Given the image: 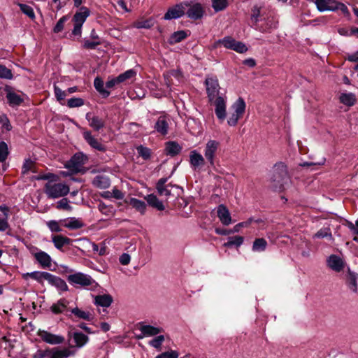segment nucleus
<instances>
[{
  "label": "nucleus",
  "instance_id": "obj_1",
  "mask_svg": "<svg viewBox=\"0 0 358 358\" xmlns=\"http://www.w3.org/2000/svg\"><path fill=\"white\" fill-rule=\"evenodd\" d=\"M289 180L287 166L282 162L275 164L271 178L272 188L276 191H281L285 188Z\"/></svg>",
  "mask_w": 358,
  "mask_h": 358
},
{
  "label": "nucleus",
  "instance_id": "obj_2",
  "mask_svg": "<svg viewBox=\"0 0 358 358\" xmlns=\"http://www.w3.org/2000/svg\"><path fill=\"white\" fill-rule=\"evenodd\" d=\"M67 280L75 287L86 288L87 287H96L97 286L96 281L90 275L81 272L69 275Z\"/></svg>",
  "mask_w": 358,
  "mask_h": 358
},
{
  "label": "nucleus",
  "instance_id": "obj_3",
  "mask_svg": "<svg viewBox=\"0 0 358 358\" xmlns=\"http://www.w3.org/2000/svg\"><path fill=\"white\" fill-rule=\"evenodd\" d=\"M44 191L49 198L57 199L66 195L69 192V187L63 183L49 181L45 185Z\"/></svg>",
  "mask_w": 358,
  "mask_h": 358
},
{
  "label": "nucleus",
  "instance_id": "obj_4",
  "mask_svg": "<svg viewBox=\"0 0 358 358\" xmlns=\"http://www.w3.org/2000/svg\"><path fill=\"white\" fill-rule=\"evenodd\" d=\"M222 44L227 49L233 50L238 53H244L247 52L248 48L241 41H237L231 36H225L222 39H220L215 43V47Z\"/></svg>",
  "mask_w": 358,
  "mask_h": 358
},
{
  "label": "nucleus",
  "instance_id": "obj_5",
  "mask_svg": "<svg viewBox=\"0 0 358 358\" xmlns=\"http://www.w3.org/2000/svg\"><path fill=\"white\" fill-rule=\"evenodd\" d=\"M220 145V142L215 140H209L206 144L203 153L210 166H215V159Z\"/></svg>",
  "mask_w": 358,
  "mask_h": 358
},
{
  "label": "nucleus",
  "instance_id": "obj_6",
  "mask_svg": "<svg viewBox=\"0 0 358 358\" xmlns=\"http://www.w3.org/2000/svg\"><path fill=\"white\" fill-rule=\"evenodd\" d=\"M206 92L210 101H213L219 95L220 85L218 80L215 76L207 77L205 80Z\"/></svg>",
  "mask_w": 358,
  "mask_h": 358
},
{
  "label": "nucleus",
  "instance_id": "obj_7",
  "mask_svg": "<svg viewBox=\"0 0 358 358\" xmlns=\"http://www.w3.org/2000/svg\"><path fill=\"white\" fill-rule=\"evenodd\" d=\"M188 6V1H184L179 4H176L167 10L164 16V19L166 20H170L172 19L180 18L185 15L186 8H187Z\"/></svg>",
  "mask_w": 358,
  "mask_h": 358
},
{
  "label": "nucleus",
  "instance_id": "obj_8",
  "mask_svg": "<svg viewBox=\"0 0 358 358\" xmlns=\"http://www.w3.org/2000/svg\"><path fill=\"white\" fill-rule=\"evenodd\" d=\"M86 158L82 153L75 154L69 161L66 162V167L72 171L79 172L85 164Z\"/></svg>",
  "mask_w": 358,
  "mask_h": 358
},
{
  "label": "nucleus",
  "instance_id": "obj_9",
  "mask_svg": "<svg viewBox=\"0 0 358 358\" xmlns=\"http://www.w3.org/2000/svg\"><path fill=\"white\" fill-rule=\"evenodd\" d=\"M83 136L85 141L90 145L91 148L99 151L104 152L106 148L97 138H96L90 131L84 129L83 131Z\"/></svg>",
  "mask_w": 358,
  "mask_h": 358
},
{
  "label": "nucleus",
  "instance_id": "obj_10",
  "mask_svg": "<svg viewBox=\"0 0 358 358\" xmlns=\"http://www.w3.org/2000/svg\"><path fill=\"white\" fill-rule=\"evenodd\" d=\"M85 240V238H79L74 240V241L79 242ZM52 242L57 250L63 251V248L65 245H71L72 242H73V240L62 235H55L52 236Z\"/></svg>",
  "mask_w": 358,
  "mask_h": 358
},
{
  "label": "nucleus",
  "instance_id": "obj_11",
  "mask_svg": "<svg viewBox=\"0 0 358 358\" xmlns=\"http://www.w3.org/2000/svg\"><path fill=\"white\" fill-rule=\"evenodd\" d=\"M38 336L45 343L50 345L62 344L64 341V337L60 335L53 334L47 331H40Z\"/></svg>",
  "mask_w": 358,
  "mask_h": 358
},
{
  "label": "nucleus",
  "instance_id": "obj_12",
  "mask_svg": "<svg viewBox=\"0 0 358 358\" xmlns=\"http://www.w3.org/2000/svg\"><path fill=\"white\" fill-rule=\"evenodd\" d=\"M188 9L185 11L187 16L192 20L201 19L205 13L204 9L201 3H196L191 5L189 3Z\"/></svg>",
  "mask_w": 358,
  "mask_h": 358
},
{
  "label": "nucleus",
  "instance_id": "obj_13",
  "mask_svg": "<svg viewBox=\"0 0 358 358\" xmlns=\"http://www.w3.org/2000/svg\"><path fill=\"white\" fill-rule=\"evenodd\" d=\"M212 102L215 106V115L217 118L223 121L226 117V101L222 96H217Z\"/></svg>",
  "mask_w": 358,
  "mask_h": 358
},
{
  "label": "nucleus",
  "instance_id": "obj_14",
  "mask_svg": "<svg viewBox=\"0 0 358 358\" xmlns=\"http://www.w3.org/2000/svg\"><path fill=\"white\" fill-rule=\"evenodd\" d=\"M4 90L6 92V98L10 106H20L24 101V99L20 95L14 92L10 86L6 85Z\"/></svg>",
  "mask_w": 358,
  "mask_h": 358
},
{
  "label": "nucleus",
  "instance_id": "obj_15",
  "mask_svg": "<svg viewBox=\"0 0 358 358\" xmlns=\"http://www.w3.org/2000/svg\"><path fill=\"white\" fill-rule=\"evenodd\" d=\"M205 159L201 153L195 150L189 153V164L194 170L204 166Z\"/></svg>",
  "mask_w": 358,
  "mask_h": 358
},
{
  "label": "nucleus",
  "instance_id": "obj_16",
  "mask_svg": "<svg viewBox=\"0 0 358 358\" xmlns=\"http://www.w3.org/2000/svg\"><path fill=\"white\" fill-rule=\"evenodd\" d=\"M169 118L166 115H162L157 120L154 128L157 132L165 136L169 132Z\"/></svg>",
  "mask_w": 358,
  "mask_h": 358
},
{
  "label": "nucleus",
  "instance_id": "obj_17",
  "mask_svg": "<svg viewBox=\"0 0 358 358\" xmlns=\"http://www.w3.org/2000/svg\"><path fill=\"white\" fill-rule=\"evenodd\" d=\"M85 118L88 121L90 127L94 131H98L105 127V121L102 118L92 115L90 113L86 114Z\"/></svg>",
  "mask_w": 358,
  "mask_h": 358
},
{
  "label": "nucleus",
  "instance_id": "obj_18",
  "mask_svg": "<svg viewBox=\"0 0 358 358\" xmlns=\"http://www.w3.org/2000/svg\"><path fill=\"white\" fill-rule=\"evenodd\" d=\"M33 255L41 267L49 268L51 266L52 258L47 252L39 250L33 253Z\"/></svg>",
  "mask_w": 358,
  "mask_h": 358
},
{
  "label": "nucleus",
  "instance_id": "obj_19",
  "mask_svg": "<svg viewBox=\"0 0 358 358\" xmlns=\"http://www.w3.org/2000/svg\"><path fill=\"white\" fill-rule=\"evenodd\" d=\"M217 214L220 221L222 224L225 226H228L231 222V217L230 213L227 208L223 205L220 204L217 208Z\"/></svg>",
  "mask_w": 358,
  "mask_h": 358
},
{
  "label": "nucleus",
  "instance_id": "obj_20",
  "mask_svg": "<svg viewBox=\"0 0 358 358\" xmlns=\"http://www.w3.org/2000/svg\"><path fill=\"white\" fill-rule=\"evenodd\" d=\"M60 222L62 226L71 230L78 229L84 227L83 222L80 219L74 217L61 220Z\"/></svg>",
  "mask_w": 358,
  "mask_h": 358
},
{
  "label": "nucleus",
  "instance_id": "obj_21",
  "mask_svg": "<svg viewBox=\"0 0 358 358\" xmlns=\"http://www.w3.org/2000/svg\"><path fill=\"white\" fill-rule=\"evenodd\" d=\"M47 281L50 285L55 287L61 291L68 290V285L66 282L58 276L50 273Z\"/></svg>",
  "mask_w": 358,
  "mask_h": 358
},
{
  "label": "nucleus",
  "instance_id": "obj_22",
  "mask_svg": "<svg viewBox=\"0 0 358 358\" xmlns=\"http://www.w3.org/2000/svg\"><path fill=\"white\" fill-rule=\"evenodd\" d=\"M357 279L358 274L348 268L346 275V284L348 288L354 293L357 292Z\"/></svg>",
  "mask_w": 358,
  "mask_h": 358
},
{
  "label": "nucleus",
  "instance_id": "obj_23",
  "mask_svg": "<svg viewBox=\"0 0 358 358\" xmlns=\"http://www.w3.org/2000/svg\"><path fill=\"white\" fill-rule=\"evenodd\" d=\"M327 264L332 270L340 272L344 267V262L341 257L337 255H331L328 260Z\"/></svg>",
  "mask_w": 358,
  "mask_h": 358
},
{
  "label": "nucleus",
  "instance_id": "obj_24",
  "mask_svg": "<svg viewBox=\"0 0 358 358\" xmlns=\"http://www.w3.org/2000/svg\"><path fill=\"white\" fill-rule=\"evenodd\" d=\"M90 15V11L89 8L85 6L80 7L79 11L76 12L73 15V20L74 23L83 25Z\"/></svg>",
  "mask_w": 358,
  "mask_h": 358
},
{
  "label": "nucleus",
  "instance_id": "obj_25",
  "mask_svg": "<svg viewBox=\"0 0 358 358\" xmlns=\"http://www.w3.org/2000/svg\"><path fill=\"white\" fill-rule=\"evenodd\" d=\"M167 180V178H162L157 181L156 184V189L160 196H169L171 195V190L169 189V187L171 185V184L166 185Z\"/></svg>",
  "mask_w": 358,
  "mask_h": 358
},
{
  "label": "nucleus",
  "instance_id": "obj_26",
  "mask_svg": "<svg viewBox=\"0 0 358 358\" xmlns=\"http://www.w3.org/2000/svg\"><path fill=\"white\" fill-rule=\"evenodd\" d=\"M50 273L45 271H33L31 273H26L22 275L24 279H27L28 277L36 280L38 282L42 284L43 280H48Z\"/></svg>",
  "mask_w": 358,
  "mask_h": 358
},
{
  "label": "nucleus",
  "instance_id": "obj_27",
  "mask_svg": "<svg viewBox=\"0 0 358 358\" xmlns=\"http://www.w3.org/2000/svg\"><path fill=\"white\" fill-rule=\"evenodd\" d=\"M69 303V302L66 299H60L51 306L50 310L55 315L64 313L67 309Z\"/></svg>",
  "mask_w": 358,
  "mask_h": 358
},
{
  "label": "nucleus",
  "instance_id": "obj_28",
  "mask_svg": "<svg viewBox=\"0 0 358 358\" xmlns=\"http://www.w3.org/2000/svg\"><path fill=\"white\" fill-rule=\"evenodd\" d=\"M336 0H315L317 10L320 12L326 10L332 11Z\"/></svg>",
  "mask_w": 358,
  "mask_h": 358
},
{
  "label": "nucleus",
  "instance_id": "obj_29",
  "mask_svg": "<svg viewBox=\"0 0 358 358\" xmlns=\"http://www.w3.org/2000/svg\"><path fill=\"white\" fill-rule=\"evenodd\" d=\"M74 355V352L69 348L59 349L54 348L51 349V358H68Z\"/></svg>",
  "mask_w": 358,
  "mask_h": 358
},
{
  "label": "nucleus",
  "instance_id": "obj_30",
  "mask_svg": "<svg viewBox=\"0 0 358 358\" xmlns=\"http://www.w3.org/2000/svg\"><path fill=\"white\" fill-rule=\"evenodd\" d=\"M146 201L148 205L151 207L156 208L158 210H164L165 209V206L163 204L162 201H160L156 195L153 194H148L145 198Z\"/></svg>",
  "mask_w": 358,
  "mask_h": 358
},
{
  "label": "nucleus",
  "instance_id": "obj_31",
  "mask_svg": "<svg viewBox=\"0 0 358 358\" xmlns=\"http://www.w3.org/2000/svg\"><path fill=\"white\" fill-rule=\"evenodd\" d=\"M92 185L99 189H106L110 185L108 177L106 176H96L92 180Z\"/></svg>",
  "mask_w": 358,
  "mask_h": 358
},
{
  "label": "nucleus",
  "instance_id": "obj_32",
  "mask_svg": "<svg viewBox=\"0 0 358 358\" xmlns=\"http://www.w3.org/2000/svg\"><path fill=\"white\" fill-rule=\"evenodd\" d=\"M182 150V147L175 141H169L166 143L165 152L167 155L174 157L178 155Z\"/></svg>",
  "mask_w": 358,
  "mask_h": 358
},
{
  "label": "nucleus",
  "instance_id": "obj_33",
  "mask_svg": "<svg viewBox=\"0 0 358 358\" xmlns=\"http://www.w3.org/2000/svg\"><path fill=\"white\" fill-rule=\"evenodd\" d=\"M71 337L78 348L83 347L89 341V337L82 332H73Z\"/></svg>",
  "mask_w": 358,
  "mask_h": 358
},
{
  "label": "nucleus",
  "instance_id": "obj_34",
  "mask_svg": "<svg viewBox=\"0 0 358 358\" xmlns=\"http://www.w3.org/2000/svg\"><path fill=\"white\" fill-rule=\"evenodd\" d=\"M139 330L141 331V334H143V336H156L162 331V328L155 327L151 325L143 324L140 326Z\"/></svg>",
  "mask_w": 358,
  "mask_h": 358
},
{
  "label": "nucleus",
  "instance_id": "obj_35",
  "mask_svg": "<svg viewBox=\"0 0 358 358\" xmlns=\"http://www.w3.org/2000/svg\"><path fill=\"white\" fill-rule=\"evenodd\" d=\"M113 303V297L110 294L97 295L94 298V303L102 307H109Z\"/></svg>",
  "mask_w": 358,
  "mask_h": 358
},
{
  "label": "nucleus",
  "instance_id": "obj_36",
  "mask_svg": "<svg viewBox=\"0 0 358 358\" xmlns=\"http://www.w3.org/2000/svg\"><path fill=\"white\" fill-rule=\"evenodd\" d=\"M340 101L345 106H352L356 103V96L353 93H343L340 96Z\"/></svg>",
  "mask_w": 358,
  "mask_h": 358
},
{
  "label": "nucleus",
  "instance_id": "obj_37",
  "mask_svg": "<svg viewBox=\"0 0 358 358\" xmlns=\"http://www.w3.org/2000/svg\"><path fill=\"white\" fill-rule=\"evenodd\" d=\"M94 85L95 89L103 96L108 97L110 95V92L104 88V83L101 78L96 77L94 80Z\"/></svg>",
  "mask_w": 358,
  "mask_h": 358
},
{
  "label": "nucleus",
  "instance_id": "obj_38",
  "mask_svg": "<svg viewBox=\"0 0 358 358\" xmlns=\"http://www.w3.org/2000/svg\"><path fill=\"white\" fill-rule=\"evenodd\" d=\"M267 245V242L264 238H256L253 242L252 250L254 252H263L266 249Z\"/></svg>",
  "mask_w": 358,
  "mask_h": 358
},
{
  "label": "nucleus",
  "instance_id": "obj_39",
  "mask_svg": "<svg viewBox=\"0 0 358 358\" xmlns=\"http://www.w3.org/2000/svg\"><path fill=\"white\" fill-rule=\"evenodd\" d=\"M244 238L241 236H235L228 238V241L224 243V246L230 248L232 246L240 247L243 243Z\"/></svg>",
  "mask_w": 358,
  "mask_h": 358
},
{
  "label": "nucleus",
  "instance_id": "obj_40",
  "mask_svg": "<svg viewBox=\"0 0 358 358\" xmlns=\"http://www.w3.org/2000/svg\"><path fill=\"white\" fill-rule=\"evenodd\" d=\"M187 37V34L185 31L181 30L174 32L171 34L169 38V43L174 44L179 43Z\"/></svg>",
  "mask_w": 358,
  "mask_h": 358
},
{
  "label": "nucleus",
  "instance_id": "obj_41",
  "mask_svg": "<svg viewBox=\"0 0 358 358\" xmlns=\"http://www.w3.org/2000/svg\"><path fill=\"white\" fill-rule=\"evenodd\" d=\"M234 112L243 115L245 110V103L243 98L239 97L231 106Z\"/></svg>",
  "mask_w": 358,
  "mask_h": 358
},
{
  "label": "nucleus",
  "instance_id": "obj_42",
  "mask_svg": "<svg viewBox=\"0 0 358 358\" xmlns=\"http://www.w3.org/2000/svg\"><path fill=\"white\" fill-rule=\"evenodd\" d=\"M71 313L79 319H83L87 321L92 320L91 313L90 312L82 310L77 307L71 310Z\"/></svg>",
  "mask_w": 358,
  "mask_h": 358
},
{
  "label": "nucleus",
  "instance_id": "obj_43",
  "mask_svg": "<svg viewBox=\"0 0 358 358\" xmlns=\"http://www.w3.org/2000/svg\"><path fill=\"white\" fill-rule=\"evenodd\" d=\"M130 205L143 214L146 209V204L144 201L137 199L136 198H131L130 199Z\"/></svg>",
  "mask_w": 358,
  "mask_h": 358
},
{
  "label": "nucleus",
  "instance_id": "obj_44",
  "mask_svg": "<svg viewBox=\"0 0 358 358\" xmlns=\"http://www.w3.org/2000/svg\"><path fill=\"white\" fill-rule=\"evenodd\" d=\"M18 6L20 8V10L24 14L27 15L31 19L35 18V14H34V10L30 6H29L27 4H24V3H19Z\"/></svg>",
  "mask_w": 358,
  "mask_h": 358
},
{
  "label": "nucleus",
  "instance_id": "obj_45",
  "mask_svg": "<svg viewBox=\"0 0 358 358\" xmlns=\"http://www.w3.org/2000/svg\"><path fill=\"white\" fill-rule=\"evenodd\" d=\"M136 76V71L133 69H129L126 71L125 72L120 74L117 76V81L120 82V83L124 82L127 80H129L130 78H132Z\"/></svg>",
  "mask_w": 358,
  "mask_h": 358
},
{
  "label": "nucleus",
  "instance_id": "obj_46",
  "mask_svg": "<svg viewBox=\"0 0 358 358\" xmlns=\"http://www.w3.org/2000/svg\"><path fill=\"white\" fill-rule=\"evenodd\" d=\"M9 154L8 148L4 141L0 142V162H4Z\"/></svg>",
  "mask_w": 358,
  "mask_h": 358
},
{
  "label": "nucleus",
  "instance_id": "obj_47",
  "mask_svg": "<svg viewBox=\"0 0 358 358\" xmlns=\"http://www.w3.org/2000/svg\"><path fill=\"white\" fill-rule=\"evenodd\" d=\"M212 6L216 12L222 10L227 6V0H212Z\"/></svg>",
  "mask_w": 358,
  "mask_h": 358
},
{
  "label": "nucleus",
  "instance_id": "obj_48",
  "mask_svg": "<svg viewBox=\"0 0 358 358\" xmlns=\"http://www.w3.org/2000/svg\"><path fill=\"white\" fill-rule=\"evenodd\" d=\"M0 78L11 80L13 78L12 71L3 65L0 64Z\"/></svg>",
  "mask_w": 358,
  "mask_h": 358
},
{
  "label": "nucleus",
  "instance_id": "obj_49",
  "mask_svg": "<svg viewBox=\"0 0 358 358\" xmlns=\"http://www.w3.org/2000/svg\"><path fill=\"white\" fill-rule=\"evenodd\" d=\"M34 166H35L34 162L33 161H31V159L25 160V162L22 166V173L26 174L30 171L34 173L36 172L34 170Z\"/></svg>",
  "mask_w": 358,
  "mask_h": 358
},
{
  "label": "nucleus",
  "instance_id": "obj_50",
  "mask_svg": "<svg viewBox=\"0 0 358 358\" xmlns=\"http://www.w3.org/2000/svg\"><path fill=\"white\" fill-rule=\"evenodd\" d=\"M84 105V100L81 98H71L67 101V106L69 108L80 107Z\"/></svg>",
  "mask_w": 358,
  "mask_h": 358
},
{
  "label": "nucleus",
  "instance_id": "obj_51",
  "mask_svg": "<svg viewBox=\"0 0 358 358\" xmlns=\"http://www.w3.org/2000/svg\"><path fill=\"white\" fill-rule=\"evenodd\" d=\"M334 10L332 11H336L337 10H340L343 14L345 16H350V13L348 8V7L343 3L338 2L336 1V3L334 5Z\"/></svg>",
  "mask_w": 358,
  "mask_h": 358
},
{
  "label": "nucleus",
  "instance_id": "obj_52",
  "mask_svg": "<svg viewBox=\"0 0 358 358\" xmlns=\"http://www.w3.org/2000/svg\"><path fill=\"white\" fill-rule=\"evenodd\" d=\"M60 223V221L50 220L47 222V226L52 232H61L62 229Z\"/></svg>",
  "mask_w": 358,
  "mask_h": 358
},
{
  "label": "nucleus",
  "instance_id": "obj_53",
  "mask_svg": "<svg viewBox=\"0 0 358 358\" xmlns=\"http://www.w3.org/2000/svg\"><path fill=\"white\" fill-rule=\"evenodd\" d=\"M101 44V41H90L87 39H85L83 48L87 50H94L99 45Z\"/></svg>",
  "mask_w": 358,
  "mask_h": 358
},
{
  "label": "nucleus",
  "instance_id": "obj_54",
  "mask_svg": "<svg viewBox=\"0 0 358 358\" xmlns=\"http://www.w3.org/2000/svg\"><path fill=\"white\" fill-rule=\"evenodd\" d=\"M57 208L68 211L72 210V207L69 204V201L66 198H63L57 202Z\"/></svg>",
  "mask_w": 358,
  "mask_h": 358
},
{
  "label": "nucleus",
  "instance_id": "obj_55",
  "mask_svg": "<svg viewBox=\"0 0 358 358\" xmlns=\"http://www.w3.org/2000/svg\"><path fill=\"white\" fill-rule=\"evenodd\" d=\"M33 358H51V349L38 350L33 355Z\"/></svg>",
  "mask_w": 358,
  "mask_h": 358
},
{
  "label": "nucleus",
  "instance_id": "obj_56",
  "mask_svg": "<svg viewBox=\"0 0 358 358\" xmlns=\"http://www.w3.org/2000/svg\"><path fill=\"white\" fill-rule=\"evenodd\" d=\"M164 341V336L163 335H159L156 336L155 338L151 340L149 342L150 345L155 348H159L162 344V343Z\"/></svg>",
  "mask_w": 358,
  "mask_h": 358
},
{
  "label": "nucleus",
  "instance_id": "obj_57",
  "mask_svg": "<svg viewBox=\"0 0 358 358\" xmlns=\"http://www.w3.org/2000/svg\"><path fill=\"white\" fill-rule=\"evenodd\" d=\"M255 220L252 218V217H250L249 218L247 221L245 222H240L237 224H236L234 227V229H233V231L234 232H238L240 229L241 227H248L252 222H254ZM256 222H259V220H255Z\"/></svg>",
  "mask_w": 358,
  "mask_h": 358
},
{
  "label": "nucleus",
  "instance_id": "obj_58",
  "mask_svg": "<svg viewBox=\"0 0 358 358\" xmlns=\"http://www.w3.org/2000/svg\"><path fill=\"white\" fill-rule=\"evenodd\" d=\"M98 208L101 213L106 215H113V208L106 205L104 203H100L98 205Z\"/></svg>",
  "mask_w": 358,
  "mask_h": 358
},
{
  "label": "nucleus",
  "instance_id": "obj_59",
  "mask_svg": "<svg viewBox=\"0 0 358 358\" xmlns=\"http://www.w3.org/2000/svg\"><path fill=\"white\" fill-rule=\"evenodd\" d=\"M54 92L57 101H61L65 99V97L67 96L66 91L62 90L57 85H54Z\"/></svg>",
  "mask_w": 358,
  "mask_h": 358
},
{
  "label": "nucleus",
  "instance_id": "obj_60",
  "mask_svg": "<svg viewBox=\"0 0 358 358\" xmlns=\"http://www.w3.org/2000/svg\"><path fill=\"white\" fill-rule=\"evenodd\" d=\"M67 20H68V17L66 15L61 17L59 20V21L57 22L55 27L53 28V31L55 33H59V32L62 31L64 29V23L66 22V21Z\"/></svg>",
  "mask_w": 358,
  "mask_h": 358
},
{
  "label": "nucleus",
  "instance_id": "obj_61",
  "mask_svg": "<svg viewBox=\"0 0 358 358\" xmlns=\"http://www.w3.org/2000/svg\"><path fill=\"white\" fill-rule=\"evenodd\" d=\"M178 352L176 350H170L162 352L157 355L155 358H178Z\"/></svg>",
  "mask_w": 358,
  "mask_h": 358
},
{
  "label": "nucleus",
  "instance_id": "obj_62",
  "mask_svg": "<svg viewBox=\"0 0 358 358\" xmlns=\"http://www.w3.org/2000/svg\"><path fill=\"white\" fill-rule=\"evenodd\" d=\"M92 250L94 252H98L99 255H105L106 254V247L105 245H101V247L99 245L92 243Z\"/></svg>",
  "mask_w": 358,
  "mask_h": 358
},
{
  "label": "nucleus",
  "instance_id": "obj_63",
  "mask_svg": "<svg viewBox=\"0 0 358 358\" xmlns=\"http://www.w3.org/2000/svg\"><path fill=\"white\" fill-rule=\"evenodd\" d=\"M243 115H239L235 112H234L231 116L229 117L227 120V123L230 126H235L236 125L238 120L242 117Z\"/></svg>",
  "mask_w": 358,
  "mask_h": 358
},
{
  "label": "nucleus",
  "instance_id": "obj_64",
  "mask_svg": "<svg viewBox=\"0 0 358 358\" xmlns=\"http://www.w3.org/2000/svg\"><path fill=\"white\" fill-rule=\"evenodd\" d=\"M260 16V8L257 6H254L252 9L251 20L256 24L259 21Z\"/></svg>",
  "mask_w": 358,
  "mask_h": 358
}]
</instances>
